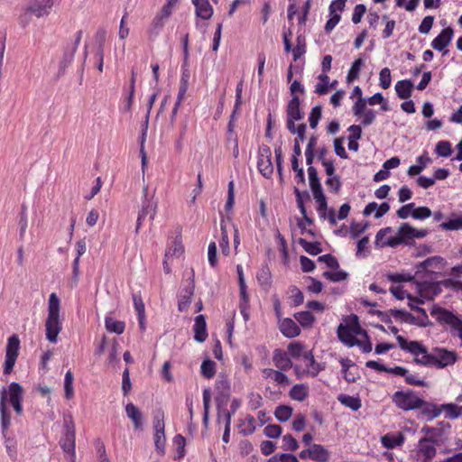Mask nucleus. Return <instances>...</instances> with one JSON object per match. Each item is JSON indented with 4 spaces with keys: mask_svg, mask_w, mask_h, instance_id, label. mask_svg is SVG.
<instances>
[{
    "mask_svg": "<svg viewBox=\"0 0 462 462\" xmlns=\"http://www.w3.org/2000/svg\"><path fill=\"white\" fill-rule=\"evenodd\" d=\"M399 346L410 352L415 357V362L427 366L444 368L456 363L457 355L455 351L437 347L428 353L426 347L418 341H407L402 336H397Z\"/></svg>",
    "mask_w": 462,
    "mask_h": 462,
    "instance_id": "1",
    "label": "nucleus"
},
{
    "mask_svg": "<svg viewBox=\"0 0 462 462\" xmlns=\"http://www.w3.org/2000/svg\"><path fill=\"white\" fill-rule=\"evenodd\" d=\"M60 300L56 293L52 292L48 301V316L45 321L46 338L51 343H56L62 325L60 318Z\"/></svg>",
    "mask_w": 462,
    "mask_h": 462,
    "instance_id": "2",
    "label": "nucleus"
},
{
    "mask_svg": "<svg viewBox=\"0 0 462 462\" xmlns=\"http://www.w3.org/2000/svg\"><path fill=\"white\" fill-rule=\"evenodd\" d=\"M23 398V389L18 383H11L7 388H3L0 395V414L2 430L8 429L11 422V416L8 412L6 402L11 405L22 402Z\"/></svg>",
    "mask_w": 462,
    "mask_h": 462,
    "instance_id": "3",
    "label": "nucleus"
},
{
    "mask_svg": "<svg viewBox=\"0 0 462 462\" xmlns=\"http://www.w3.org/2000/svg\"><path fill=\"white\" fill-rule=\"evenodd\" d=\"M430 315L439 324L447 326L452 337H457L462 341V318L459 315L439 306L431 308Z\"/></svg>",
    "mask_w": 462,
    "mask_h": 462,
    "instance_id": "4",
    "label": "nucleus"
},
{
    "mask_svg": "<svg viewBox=\"0 0 462 462\" xmlns=\"http://www.w3.org/2000/svg\"><path fill=\"white\" fill-rule=\"evenodd\" d=\"M426 229H417L411 226L409 223H403L400 226L395 236H390L386 239L383 245L390 247H396L401 244H410L415 238H423L427 236Z\"/></svg>",
    "mask_w": 462,
    "mask_h": 462,
    "instance_id": "5",
    "label": "nucleus"
},
{
    "mask_svg": "<svg viewBox=\"0 0 462 462\" xmlns=\"http://www.w3.org/2000/svg\"><path fill=\"white\" fill-rule=\"evenodd\" d=\"M53 5V0H30L23 9L19 21L25 27L29 24L32 15L38 18L48 15Z\"/></svg>",
    "mask_w": 462,
    "mask_h": 462,
    "instance_id": "6",
    "label": "nucleus"
},
{
    "mask_svg": "<svg viewBox=\"0 0 462 462\" xmlns=\"http://www.w3.org/2000/svg\"><path fill=\"white\" fill-rule=\"evenodd\" d=\"M308 174L310 180V186L313 192L314 199L316 202L319 204L318 206V213L320 217H326V210L328 208L326 197L323 193L322 187L318 177V171L314 167L308 168Z\"/></svg>",
    "mask_w": 462,
    "mask_h": 462,
    "instance_id": "7",
    "label": "nucleus"
},
{
    "mask_svg": "<svg viewBox=\"0 0 462 462\" xmlns=\"http://www.w3.org/2000/svg\"><path fill=\"white\" fill-rule=\"evenodd\" d=\"M354 318L355 321L348 324H340L337 330L339 340L347 346H356V337L363 332L357 322V317L355 316Z\"/></svg>",
    "mask_w": 462,
    "mask_h": 462,
    "instance_id": "8",
    "label": "nucleus"
},
{
    "mask_svg": "<svg viewBox=\"0 0 462 462\" xmlns=\"http://www.w3.org/2000/svg\"><path fill=\"white\" fill-rule=\"evenodd\" d=\"M65 431L60 444L62 450L73 460L75 458V426L71 416L64 419Z\"/></svg>",
    "mask_w": 462,
    "mask_h": 462,
    "instance_id": "9",
    "label": "nucleus"
},
{
    "mask_svg": "<svg viewBox=\"0 0 462 462\" xmlns=\"http://www.w3.org/2000/svg\"><path fill=\"white\" fill-rule=\"evenodd\" d=\"M393 400L402 410L409 411L422 407L424 402L414 392H396Z\"/></svg>",
    "mask_w": 462,
    "mask_h": 462,
    "instance_id": "10",
    "label": "nucleus"
},
{
    "mask_svg": "<svg viewBox=\"0 0 462 462\" xmlns=\"http://www.w3.org/2000/svg\"><path fill=\"white\" fill-rule=\"evenodd\" d=\"M20 339L16 334L12 335L8 340L5 350V360L4 364V374H10L15 365L19 355Z\"/></svg>",
    "mask_w": 462,
    "mask_h": 462,
    "instance_id": "11",
    "label": "nucleus"
},
{
    "mask_svg": "<svg viewBox=\"0 0 462 462\" xmlns=\"http://www.w3.org/2000/svg\"><path fill=\"white\" fill-rule=\"evenodd\" d=\"M437 455L436 441L430 438L419 440L415 457L418 462H431Z\"/></svg>",
    "mask_w": 462,
    "mask_h": 462,
    "instance_id": "12",
    "label": "nucleus"
},
{
    "mask_svg": "<svg viewBox=\"0 0 462 462\" xmlns=\"http://www.w3.org/2000/svg\"><path fill=\"white\" fill-rule=\"evenodd\" d=\"M157 211V203L152 199L148 198V186H144L143 189V202L142 208L138 213L136 221V232H138L140 226L145 217L150 216L151 221L154 219Z\"/></svg>",
    "mask_w": 462,
    "mask_h": 462,
    "instance_id": "13",
    "label": "nucleus"
},
{
    "mask_svg": "<svg viewBox=\"0 0 462 462\" xmlns=\"http://www.w3.org/2000/svg\"><path fill=\"white\" fill-rule=\"evenodd\" d=\"M287 129L293 128L295 121H299L302 118L303 115L300 109V98L298 96H293L290 100L287 109Z\"/></svg>",
    "mask_w": 462,
    "mask_h": 462,
    "instance_id": "14",
    "label": "nucleus"
},
{
    "mask_svg": "<svg viewBox=\"0 0 462 462\" xmlns=\"http://www.w3.org/2000/svg\"><path fill=\"white\" fill-rule=\"evenodd\" d=\"M453 35L454 31L451 27L443 29L431 42V47L438 51H443L444 55L447 54L448 51L445 48L451 42Z\"/></svg>",
    "mask_w": 462,
    "mask_h": 462,
    "instance_id": "15",
    "label": "nucleus"
},
{
    "mask_svg": "<svg viewBox=\"0 0 462 462\" xmlns=\"http://www.w3.org/2000/svg\"><path fill=\"white\" fill-rule=\"evenodd\" d=\"M278 328L281 333L288 338L296 337L300 334V327L290 318L280 319V320H278Z\"/></svg>",
    "mask_w": 462,
    "mask_h": 462,
    "instance_id": "16",
    "label": "nucleus"
},
{
    "mask_svg": "<svg viewBox=\"0 0 462 462\" xmlns=\"http://www.w3.org/2000/svg\"><path fill=\"white\" fill-rule=\"evenodd\" d=\"M446 265V261L441 256H431L424 260L420 266L430 273H440Z\"/></svg>",
    "mask_w": 462,
    "mask_h": 462,
    "instance_id": "17",
    "label": "nucleus"
},
{
    "mask_svg": "<svg viewBox=\"0 0 462 462\" xmlns=\"http://www.w3.org/2000/svg\"><path fill=\"white\" fill-rule=\"evenodd\" d=\"M266 154L261 153L258 158L257 167L262 175L265 178H270L273 172V166L271 161V152L267 148Z\"/></svg>",
    "mask_w": 462,
    "mask_h": 462,
    "instance_id": "18",
    "label": "nucleus"
},
{
    "mask_svg": "<svg viewBox=\"0 0 462 462\" xmlns=\"http://www.w3.org/2000/svg\"><path fill=\"white\" fill-rule=\"evenodd\" d=\"M195 6L196 15L203 20L212 17L214 10L208 0H191Z\"/></svg>",
    "mask_w": 462,
    "mask_h": 462,
    "instance_id": "19",
    "label": "nucleus"
},
{
    "mask_svg": "<svg viewBox=\"0 0 462 462\" xmlns=\"http://www.w3.org/2000/svg\"><path fill=\"white\" fill-rule=\"evenodd\" d=\"M419 299L425 300H432L439 292L438 283L424 282L418 285Z\"/></svg>",
    "mask_w": 462,
    "mask_h": 462,
    "instance_id": "20",
    "label": "nucleus"
},
{
    "mask_svg": "<svg viewBox=\"0 0 462 462\" xmlns=\"http://www.w3.org/2000/svg\"><path fill=\"white\" fill-rule=\"evenodd\" d=\"M193 330L194 339L196 341L202 343L207 339L208 332L204 315H199L196 317Z\"/></svg>",
    "mask_w": 462,
    "mask_h": 462,
    "instance_id": "21",
    "label": "nucleus"
},
{
    "mask_svg": "<svg viewBox=\"0 0 462 462\" xmlns=\"http://www.w3.org/2000/svg\"><path fill=\"white\" fill-rule=\"evenodd\" d=\"M303 359L306 363L305 366L308 374L313 377L317 376L319 373L324 369L320 364L316 362L311 351H305L303 354Z\"/></svg>",
    "mask_w": 462,
    "mask_h": 462,
    "instance_id": "22",
    "label": "nucleus"
},
{
    "mask_svg": "<svg viewBox=\"0 0 462 462\" xmlns=\"http://www.w3.org/2000/svg\"><path fill=\"white\" fill-rule=\"evenodd\" d=\"M125 412L127 417L133 421L135 430H142L143 428V413L132 402L126 404Z\"/></svg>",
    "mask_w": 462,
    "mask_h": 462,
    "instance_id": "23",
    "label": "nucleus"
},
{
    "mask_svg": "<svg viewBox=\"0 0 462 462\" xmlns=\"http://www.w3.org/2000/svg\"><path fill=\"white\" fill-rule=\"evenodd\" d=\"M274 365L280 370H289L292 366V363L288 356V354L281 349H276L273 352Z\"/></svg>",
    "mask_w": 462,
    "mask_h": 462,
    "instance_id": "24",
    "label": "nucleus"
},
{
    "mask_svg": "<svg viewBox=\"0 0 462 462\" xmlns=\"http://www.w3.org/2000/svg\"><path fill=\"white\" fill-rule=\"evenodd\" d=\"M309 394L310 387L306 383H297L289 392V396L297 402H303Z\"/></svg>",
    "mask_w": 462,
    "mask_h": 462,
    "instance_id": "25",
    "label": "nucleus"
},
{
    "mask_svg": "<svg viewBox=\"0 0 462 462\" xmlns=\"http://www.w3.org/2000/svg\"><path fill=\"white\" fill-rule=\"evenodd\" d=\"M413 84L411 80H400L395 85V91L401 99H407L411 96Z\"/></svg>",
    "mask_w": 462,
    "mask_h": 462,
    "instance_id": "26",
    "label": "nucleus"
},
{
    "mask_svg": "<svg viewBox=\"0 0 462 462\" xmlns=\"http://www.w3.org/2000/svg\"><path fill=\"white\" fill-rule=\"evenodd\" d=\"M339 363L342 367L344 379L348 383H354L356 380V374L351 371L355 367V364L348 358H341Z\"/></svg>",
    "mask_w": 462,
    "mask_h": 462,
    "instance_id": "27",
    "label": "nucleus"
},
{
    "mask_svg": "<svg viewBox=\"0 0 462 462\" xmlns=\"http://www.w3.org/2000/svg\"><path fill=\"white\" fill-rule=\"evenodd\" d=\"M417 164L411 165L408 169V175L409 176H415L420 174L426 167L427 165L431 162V159L425 155H420L416 160Z\"/></svg>",
    "mask_w": 462,
    "mask_h": 462,
    "instance_id": "28",
    "label": "nucleus"
},
{
    "mask_svg": "<svg viewBox=\"0 0 462 462\" xmlns=\"http://www.w3.org/2000/svg\"><path fill=\"white\" fill-rule=\"evenodd\" d=\"M311 459L319 462H325L328 459V451L321 445L313 444L310 446Z\"/></svg>",
    "mask_w": 462,
    "mask_h": 462,
    "instance_id": "29",
    "label": "nucleus"
},
{
    "mask_svg": "<svg viewBox=\"0 0 462 462\" xmlns=\"http://www.w3.org/2000/svg\"><path fill=\"white\" fill-rule=\"evenodd\" d=\"M240 432L245 435H250L254 432L256 429L255 419L252 415H246L238 425Z\"/></svg>",
    "mask_w": 462,
    "mask_h": 462,
    "instance_id": "30",
    "label": "nucleus"
},
{
    "mask_svg": "<svg viewBox=\"0 0 462 462\" xmlns=\"http://www.w3.org/2000/svg\"><path fill=\"white\" fill-rule=\"evenodd\" d=\"M105 327L108 332L116 334H123L125 331V324L124 321L116 320L111 317H106Z\"/></svg>",
    "mask_w": 462,
    "mask_h": 462,
    "instance_id": "31",
    "label": "nucleus"
},
{
    "mask_svg": "<svg viewBox=\"0 0 462 462\" xmlns=\"http://www.w3.org/2000/svg\"><path fill=\"white\" fill-rule=\"evenodd\" d=\"M223 418L225 421V430L222 437L224 442L227 443L230 438V425H231V414L227 410L218 411L217 420H221Z\"/></svg>",
    "mask_w": 462,
    "mask_h": 462,
    "instance_id": "32",
    "label": "nucleus"
},
{
    "mask_svg": "<svg viewBox=\"0 0 462 462\" xmlns=\"http://www.w3.org/2000/svg\"><path fill=\"white\" fill-rule=\"evenodd\" d=\"M257 281L259 284L265 290H268L271 286L272 275L271 271L267 266L262 267L257 274Z\"/></svg>",
    "mask_w": 462,
    "mask_h": 462,
    "instance_id": "33",
    "label": "nucleus"
},
{
    "mask_svg": "<svg viewBox=\"0 0 462 462\" xmlns=\"http://www.w3.org/2000/svg\"><path fill=\"white\" fill-rule=\"evenodd\" d=\"M443 230H460L462 229V213L460 215H453L452 217L439 225Z\"/></svg>",
    "mask_w": 462,
    "mask_h": 462,
    "instance_id": "34",
    "label": "nucleus"
},
{
    "mask_svg": "<svg viewBox=\"0 0 462 462\" xmlns=\"http://www.w3.org/2000/svg\"><path fill=\"white\" fill-rule=\"evenodd\" d=\"M338 401L352 411H357L361 407V401L358 397L341 394L338 396Z\"/></svg>",
    "mask_w": 462,
    "mask_h": 462,
    "instance_id": "35",
    "label": "nucleus"
},
{
    "mask_svg": "<svg viewBox=\"0 0 462 462\" xmlns=\"http://www.w3.org/2000/svg\"><path fill=\"white\" fill-rule=\"evenodd\" d=\"M295 319L303 327L310 328L315 321V317L310 311H300L294 314Z\"/></svg>",
    "mask_w": 462,
    "mask_h": 462,
    "instance_id": "36",
    "label": "nucleus"
},
{
    "mask_svg": "<svg viewBox=\"0 0 462 462\" xmlns=\"http://www.w3.org/2000/svg\"><path fill=\"white\" fill-rule=\"evenodd\" d=\"M165 23V21L162 20L161 18H158L157 16H154L150 25V28L148 29L149 38H156L163 29Z\"/></svg>",
    "mask_w": 462,
    "mask_h": 462,
    "instance_id": "37",
    "label": "nucleus"
},
{
    "mask_svg": "<svg viewBox=\"0 0 462 462\" xmlns=\"http://www.w3.org/2000/svg\"><path fill=\"white\" fill-rule=\"evenodd\" d=\"M292 411V408L289 405H279L275 409L274 416L279 421L285 422L291 417Z\"/></svg>",
    "mask_w": 462,
    "mask_h": 462,
    "instance_id": "38",
    "label": "nucleus"
},
{
    "mask_svg": "<svg viewBox=\"0 0 462 462\" xmlns=\"http://www.w3.org/2000/svg\"><path fill=\"white\" fill-rule=\"evenodd\" d=\"M319 83L315 86V93L318 95H326L328 92L329 77L327 73H321L318 76Z\"/></svg>",
    "mask_w": 462,
    "mask_h": 462,
    "instance_id": "39",
    "label": "nucleus"
},
{
    "mask_svg": "<svg viewBox=\"0 0 462 462\" xmlns=\"http://www.w3.org/2000/svg\"><path fill=\"white\" fill-rule=\"evenodd\" d=\"M183 245L181 242L175 239L172 245L166 250L165 258L170 259L171 257H180L183 254Z\"/></svg>",
    "mask_w": 462,
    "mask_h": 462,
    "instance_id": "40",
    "label": "nucleus"
},
{
    "mask_svg": "<svg viewBox=\"0 0 462 462\" xmlns=\"http://www.w3.org/2000/svg\"><path fill=\"white\" fill-rule=\"evenodd\" d=\"M201 374L207 378H212L216 374V363L212 360H204L200 366Z\"/></svg>",
    "mask_w": 462,
    "mask_h": 462,
    "instance_id": "41",
    "label": "nucleus"
},
{
    "mask_svg": "<svg viewBox=\"0 0 462 462\" xmlns=\"http://www.w3.org/2000/svg\"><path fill=\"white\" fill-rule=\"evenodd\" d=\"M404 441V438L402 435L399 436H390L385 435L382 437V443L387 448H393L395 447L401 446Z\"/></svg>",
    "mask_w": 462,
    "mask_h": 462,
    "instance_id": "42",
    "label": "nucleus"
},
{
    "mask_svg": "<svg viewBox=\"0 0 462 462\" xmlns=\"http://www.w3.org/2000/svg\"><path fill=\"white\" fill-rule=\"evenodd\" d=\"M416 311L420 313V316L418 318H415L413 316H410V323L420 326V327H426L429 325V318L426 313V310L422 308H416Z\"/></svg>",
    "mask_w": 462,
    "mask_h": 462,
    "instance_id": "43",
    "label": "nucleus"
},
{
    "mask_svg": "<svg viewBox=\"0 0 462 462\" xmlns=\"http://www.w3.org/2000/svg\"><path fill=\"white\" fill-rule=\"evenodd\" d=\"M299 244L304 248V250L311 254L317 255L321 252L320 244L317 242H308L303 238L299 239Z\"/></svg>",
    "mask_w": 462,
    "mask_h": 462,
    "instance_id": "44",
    "label": "nucleus"
},
{
    "mask_svg": "<svg viewBox=\"0 0 462 462\" xmlns=\"http://www.w3.org/2000/svg\"><path fill=\"white\" fill-rule=\"evenodd\" d=\"M363 64H364V61L361 58L356 59L353 62V64L347 73V76H346V80L348 83L352 82L353 80H355L358 78Z\"/></svg>",
    "mask_w": 462,
    "mask_h": 462,
    "instance_id": "45",
    "label": "nucleus"
},
{
    "mask_svg": "<svg viewBox=\"0 0 462 462\" xmlns=\"http://www.w3.org/2000/svg\"><path fill=\"white\" fill-rule=\"evenodd\" d=\"M64 391L66 399L69 400L73 397V374L69 370L65 374Z\"/></svg>",
    "mask_w": 462,
    "mask_h": 462,
    "instance_id": "46",
    "label": "nucleus"
},
{
    "mask_svg": "<svg viewBox=\"0 0 462 462\" xmlns=\"http://www.w3.org/2000/svg\"><path fill=\"white\" fill-rule=\"evenodd\" d=\"M211 395L209 389H205L203 391V424L205 427L208 426V416H209V404H210Z\"/></svg>",
    "mask_w": 462,
    "mask_h": 462,
    "instance_id": "47",
    "label": "nucleus"
},
{
    "mask_svg": "<svg viewBox=\"0 0 462 462\" xmlns=\"http://www.w3.org/2000/svg\"><path fill=\"white\" fill-rule=\"evenodd\" d=\"M281 448L286 451H294L299 448V444L291 434H286L282 437Z\"/></svg>",
    "mask_w": 462,
    "mask_h": 462,
    "instance_id": "48",
    "label": "nucleus"
},
{
    "mask_svg": "<svg viewBox=\"0 0 462 462\" xmlns=\"http://www.w3.org/2000/svg\"><path fill=\"white\" fill-rule=\"evenodd\" d=\"M435 152L441 157H448L452 154L451 143L448 141H439L436 144Z\"/></svg>",
    "mask_w": 462,
    "mask_h": 462,
    "instance_id": "49",
    "label": "nucleus"
},
{
    "mask_svg": "<svg viewBox=\"0 0 462 462\" xmlns=\"http://www.w3.org/2000/svg\"><path fill=\"white\" fill-rule=\"evenodd\" d=\"M289 292H290V299L292 300V304L294 306H300V304L303 303L304 296H303V293L301 292V291L298 287H296L294 285L290 286Z\"/></svg>",
    "mask_w": 462,
    "mask_h": 462,
    "instance_id": "50",
    "label": "nucleus"
},
{
    "mask_svg": "<svg viewBox=\"0 0 462 462\" xmlns=\"http://www.w3.org/2000/svg\"><path fill=\"white\" fill-rule=\"evenodd\" d=\"M220 229H221V241L219 243V245L221 247V251H222L223 254L228 255L230 254L228 236H227L226 226L223 224V222H221V224H220Z\"/></svg>",
    "mask_w": 462,
    "mask_h": 462,
    "instance_id": "51",
    "label": "nucleus"
},
{
    "mask_svg": "<svg viewBox=\"0 0 462 462\" xmlns=\"http://www.w3.org/2000/svg\"><path fill=\"white\" fill-rule=\"evenodd\" d=\"M432 215V212L430 208L428 207H419V208H413V210L411 212V217L414 219L423 220L428 217H430Z\"/></svg>",
    "mask_w": 462,
    "mask_h": 462,
    "instance_id": "52",
    "label": "nucleus"
},
{
    "mask_svg": "<svg viewBox=\"0 0 462 462\" xmlns=\"http://www.w3.org/2000/svg\"><path fill=\"white\" fill-rule=\"evenodd\" d=\"M321 106H315L309 116V122L310 126L314 129L317 127L319 121L321 118Z\"/></svg>",
    "mask_w": 462,
    "mask_h": 462,
    "instance_id": "53",
    "label": "nucleus"
},
{
    "mask_svg": "<svg viewBox=\"0 0 462 462\" xmlns=\"http://www.w3.org/2000/svg\"><path fill=\"white\" fill-rule=\"evenodd\" d=\"M380 86L382 88L386 89L390 88L392 83L391 70L389 68H383L379 74Z\"/></svg>",
    "mask_w": 462,
    "mask_h": 462,
    "instance_id": "54",
    "label": "nucleus"
},
{
    "mask_svg": "<svg viewBox=\"0 0 462 462\" xmlns=\"http://www.w3.org/2000/svg\"><path fill=\"white\" fill-rule=\"evenodd\" d=\"M368 227L367 223H356L354 222L350 225L349 233L352 238H357L361 234H363L366 228Z\"/></svg>",
    "mask_w": 462,
    "mask_h": 462,
    "instance_id": "55",
    "label": "nucleus"
},
{
    "mask_svg": "<svg viewBox=\"0 0 462 462\" xmlns=\"http://www.w3.org/2000/svg\"><path fill=\"white\" fill-rule=\"evenodd\" d=\"M282 432V427L280 425H276V424L267 425L263 430L264 435L271 439L279 438L281 436Z\"/></svg>",
    "mask_w": 462,
    "mask_h": 462,
    "instance_id": "56",
    "label": "nucleus"
},
{
    "mask_svg": "<svg viewBox=\"0 0 462 462\" xmlns=\"http://www.w3.org/2000/svg\"><path fill=\"white\" fill-rule=\"evenodd\" d=\"M307 126L305 124H300L299 125H293V128L288 129L291 134H297L294 142H298L300 143L305 139Z\"/></svg>",
    "mask_w": 462,
    "mask_h": 462,
    "instance_id": "57",
    "label": "nucleus"
},
{
    "mask_svg": "<svg viewBox=\"0 0 462 462\" xmlns=\"http://www.w3.org/2000/svg\"><path fill=\"white\" fill-rule=\"evenodd\" d=\"M385 277L392 282H403L413 280V277L409 273H387Z\"/></svg>",
    "mask_w": 462,
    "mask_h": 462,
    "instance_id": "58",
    "label": "nucleus"
},
{
    "mask_svg": "<svg viewBox=\"0 0 462 462\" xmlns=\"http://www.w3.org/2000/svg\"><path fill=\"white\" fill-rule=\"evenodd\" d=\"M288 352L293 358L303 357V345L300 342L291 343L288 346Z\"/></svg>",
    "mask_w": 462,
    "mask_h": 462,
    "instance_id": "59",
    "label": "nucleus"
},
{
    "mask_svg": "<svg viewBox=\"0 0 462 462\" xmlns=\"http://www.w3.org/2000/svg\"><path fill=\"white\" fill-rule=\"evenodd\" d=\"M323 276L332 282H341L346 279L347 273L344 271H327L323 273Z\"/></svg>",
    "mask_w": 462,
    "mask_h": 462,
    "instance_id": "60",
    "label": "nucleus"
},
{
    "mask_svg": "<svg viewBox=\"0 0 462 462\" xmlns=\"http://www.w3.org/2000/svg\"><path fill=\"white\" fill-rule=\"evenodd\" d=\"M361 123L363 125L367 126L374 123L376 117V112L373 109H367L364 113H361Z\"/></svg>",
    "mask_w": 462,
    "mask_h": 462,
    "instance_id": "61",
    "label": "nucleus"
},
{
    "mask_svg": "<svg viewBox=\"0 0 462 462\" xmlns=\"http://www.w3.org/2000/svg\"><path fill=\"white\" fill-rule=\"evenodd\" d=\"M304 53H305V39L301 36H298L297 45L292 50L293 60L296 61Z\"/></svg>",
    "mask_w": 462,
    "mask_h": 462,
    "instance_id": "62",
    "label": "nucleus"
},
{
    "mask_svg": "<svg viewBox=\"0 0 462 462\" xmlns=\"http://www.w3.org/2000/svg\"><path fill=\"white\" fill-rule=\"evenodd\" d=\"M263 398L257 393H250L248 395V406L251 410H256L262 406Z\"/></svg>",
    "mask_w": 462,
    "mask_h": 462,
    "instance_id": "63",
    "label": "nucleus"
},
{
    "mask_svg": "<svg viewBox=\"0 0 462 462\" xmlns=\"http://www.w3.org/2000/svg\"><path fill=\"white\" fill-rule=\"evenodd\" d=\"M367 100L364 97L357 98L355 102L352 111L355 116H361V113H364L366 108Z\"/></svg>",
    "mask_w": 462,
    "mask_h": 462,
    "instance_id": "64",
    "label": "nucleus"
}]
</instances>
